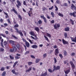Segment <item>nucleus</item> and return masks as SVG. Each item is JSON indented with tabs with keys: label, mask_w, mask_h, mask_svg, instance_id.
Returning a JSON list of instances; mask_svg holds the SVG:
<instances>
[{
	"label": "nucleus",
	"mask_w": 76,
	"mask_h": 76,
	"mask_svg": "<svg viewBox=\"0 0 76 76\" xmlns=\"http://www.w3.org/2000/svg\"><path fill=\"white\" fill-rule=\"evenodd\" d=\"M4 45L5 46L6 45H7V42H6V41H5L4 42Z\"/></svg>",
	"instance_id": "nucleus-64"
},
{
	"label": "nucleus",
	"mask_w": 76,
	"mask_h": 76,
	"mask_svg": "<svg viewBox=\"0 0 76 76\" xmlns=\"http://www.w3.org/2000/svg\"><path fill=\"white\" fill-rule=\"evenodd\" d=\"M53 68L54 69H53V70H52L50 69H48V70L50 73H53V72H54L55 70H60V66H58L56 67L55 65H54Z\"/></svg>",
	"instance_id": "nucleus-1"
},
{
	"label": "nucleus",
	"mask_w": 76,
	"mask_h": 76,
	"mask_svg": "<svg viewBox=\"0 0 76 76\" xmlns=\"http://www.w3.org/2000/svg\"><path fill=\"white\" fill-rule=\"evenodd\" d=\"M11 12H14V13H15V14H16V15H18V12L17 11H16V10H15V9L14 8V7H12V9L11 10Z\"/></svg>",
	"instance_id": "nucleus-12"
},
{
	"label": "nucleus",
	"mask_w": 76,
	"mask_h": 76,
	"mask_svg": "<svg viewBox=\"0 0 76 76\" xmlns=\"http://www.w3.org/2000/svg\"><path fill=\"white\" fill-rule=\"evenodd\" d=\"M71 56H74L75 55V53H72L71 54H70Z\"/></svg>",
	"instance_id": "nucleus-48"
},
{
	"label": "nucleus",
	"mask_w": 76,
	"mask_h": 76,
	"mask_svg": "<svg viewBox=\"0 0 76 76\" xmlns=\"http://www.w3.org/2000/svg\"><path fill=\"white\" fill-rule=\"evenodd\" d=\"M42 21L40 20L38 21V22L37 23V25H41V24H42Z\"/></svg>",
	"instance_id": "nucleus-20"
},
{
	"label": "nucleus",
	"mask_w": 76,
	"mask_h": 76,
	"mask_svg": "<svg viewBox=\"0 0 76 76\" xmlns=\"http://www.w3.org/2000/svg\"><path fill=\"white\" fill-rule=\"evenodd\" d=\"M12 37H13V38H15V39H18V38H17V37L13 35H12Z\"/></svg>",
	"instance_id": "nucleus-59"
},
{
	"label": "nucleus",
	"mask_w": 76,
	"mask_h": 76,
	"mask_svg": "<svg viewBox=\"0 0 76 76\" xmlns=\"http://www.w3.org/2000/svg\"><path fill=\"white\" fill-rule=\"evenodd\" d=\"M22 40L23 41V42H25V43H26V42H27L26 40H25L23 38H22Z\"/></svg>",
	"instance_id": "nucleus-61"
},
{
	"label": "nucleus",
	"mask_w": 76,
	"mask_h": 76,
	"mask_svg": "<svg viewBox=\"0 0 76 76\" xmlns=\"http://www.w3.org/2000/svg\"><path fill=\"white\" fill-rule=\"evenodd\" d=\"M64 6L67 7V6H68V4H67V3H64Z\"/></svg>",
	"instance_id": "nucleus-54"
},
{
	"label": "nucleus",
	"mask_w": 76,
	"mask_h": 76,
	"mask_svg": "<svg viewBox=\"0 0 76 76\" xmlns=\"http://www.w3.org/2000/svg\"><path fill=\"white\" fill-rule=\"evenodd\" d=\"M2 36V37H4V38H6V35H5L4 34H0V36ZM2 39V37H1L0 36V39Z\"/></svg>",
	"instance_id": "nucleus-22"
},
{
	"label": "nucleus",
	"mask_w": 76,
	"mask_h": 76,
	"mask_svg": "<svg viewBox=\"0 0 76 76\" xmlns=\"http://www.w3.org/2000/svg\"><path fill=\"white\" fill-rule=\"evenodd\" d=\"M15 29L16 31V32L17 33H18L19 34H20L21 37H23V33H22V31L20 30L19 31L18 30V29L16 28H15Z\"/></svg>",
	"instance_id": "nucleus-2"
},
{
	"label": "nucleus",
	"mask_w": 76,
	"mask_h": 76,
	"mask_svg": "<svg viewBox=\"0 0 76 76\" xmlns=\"http://www.w3.org/2000/svg\"><path fill=\"white\" fill-rule=\"evenodd\" d=\"M44 37L46 39V41H47L48 42H49V40L48 39V37H47L46 36L44 35Z\"/></svg>",
	"instance_id": "nucleus-32"
},
{
	"label": "nucleus",
	"mask_w": 76,
	"mask_h": 76,
	"mask_svg": "<svg viewBox=\"0 0 76 76\" xmlns=\"http://www.w3.org/2000/svg\"><path fill=\"white\" fill-rule=\"evenodd\" d=\"M58 15L60 16H61V17H63V16H64L63 15V14H62L60 12H59L58 13Z\"/></svg>",
	"instance_id": "nucleus-36"
},
{
	"label": "nucleus",
	"mask_w": 76,
	"mask_h": 76,
	"mask_svg": "<svg viewBox=\"0 0 76 76\" xmlns=\"http://www.w3.org/2000/svg\"><path fill=\"white\" fill-rule=\"evenodd\" d=\"M55 8H56V9L55 10V11L56 12L58 10V7H57V6H56V5L55 6Z\"/></svg>",
	"instance_id": "nucleus-38"
},
{
	"label": "nucleus",
	"mask_w": 76,
	"mask_h": 76,
	"mask_svg": "<svg viewBox=\"0 0 76 76\" xmlns=\"http://www.w3.org/2000/svg\"><path fill=\"white\" fill-rule=\"evenodd\" d=\"M18 63V61H16L14 64L13 65V67L14 68L15 66L16 65V64H17Z\"/></svg>",
	"instance_id": "nucleus-33"
},
{
	"label": "nucleus",
	"mask_w": 76,
	"mask_h": 76,
	"mask_svg": "<svg viewBox=\"0 0 76 76\" xmlns=\"http://www.w3.org/2000/svg\"><path fill=\"white\" fill-rule=\"evenodd\" d=\"M15 58L16 59H19V58H20V57L18 56H16Z\"/></svg>",
	"instance_id": "nucleus-57"
},
{
	"label": "nucleus",
	"mask_w": 76,
	"mask_h": 76,
	"mask_svg": "<svg viewBox=\"0 0 76 76\" xmlns=\"http://www.w3.org/2000/svg\"><path fill=\"white\" fill-rule=\"evenodd\" d=\"M44 58H45L47 57V53H45L43 55Z\"/></svg>",
	"instance_id": "nucleus-51"
},
{
	"label": "nucleus",
	"mask_w": 76,
	"mask_h": 76,
	"mask_svg": "<svg viewBox=\"0 0 76 76\" xmlns=\"http://www.w3.org/2000/svg\"><path fill=\"white\" fill-rule=\"evenodd\" d=\"M32 70V67H30L29 68V69L26 70V72H30V71Z\"/></svg>",
	"instance_id": "nucleus-17"
},
{
	"label": "nucleus",
	"mask_w": 76,
	"mask_h": 76,
	"mask_svg": "<svg viewBox=\"0 0 76 76\" xmlns=\"http://www.w3.org/2000/svg\"><path fill=\"white\" fill-rule=\"evenodd\" d=\"M59 53V51L58 50V49L57 48L55 50V54L56 56H57L58 54Z\"/></svg>",
	"instance_id": "nucleus-9"
},
{
	"label": "nucleus",
	"mask_w": 76,
	"mask_h": 76,
	"mask_svg": "<svg viewBox=\"0 0 76 76\" xmlns=\"http://www.w3.org/2000/svg\"><path fill=\"white\" fill-rule=\"evenodd\" d=\"M40 60L41 59L39 58H37L35 61L36 63H38Z\"/></svg>",
	"instance_id": "nucleus-27"
},
{
	"label": "nucleus",
	"mask_w": 76,
	"mask_h": 76,
	"mask_svg": "<svg viewBox=\"0 0 76 76\" xmlns=\"http://www.w3.org/2000/svg\"><path fill=\"white\" fill-rule=\"evenodd\" d=\"M34 30H35L36 31L38 32L39 31V27H36L34 28Z\"/></svg>",
	"instance_id": "nucleus-19"
},
{
	"label": "nucleus",
	"mask_w": 76,
	"mask_h": 76,
	"mask_svg": "<svg viewBox=\"0 0 76 76\" xmlns=\"http://www.w3.org/2000/svg\"><path fill=\"white\" fill-rule=\"evenodd\" d=\"M31 47L33 48H34L35 49H36V48H38V46L36 45H32L31 46Z\"/></svg>",
	"instance_id": "nucleus-21"
},
{
	"label": "nucleus",
	"mask_w": 76,
	"mask_h": 76,
	"mask_svg": "<svg viewBox=\"0 0 76 76\" xmlns=\"http://www.w3.org/2000/svg\"><path fill=\"white\" fill-rule=\"evenodd\" d=\"M54 28L55 29H57V28L60 27V23H56L53 25Z\"/></svg>",
	"instance_id": "nucleus-3"
},
{
	"label": "nucleus",
	"mask_w": 76,
	"mask_h": 76,
	"mask_svg": "<svg viewBox=\"0 0 76 76\" xmlns=\"http://www.w3.org/2000/svg\"><path fill=\"white\" fill-rule=\"evenodd\" d=\"M76 14V12L75 11L74 12L72 13L71 12L69 13V15L70 16H73V17H76V15H75Z\"/></svg>",
	"instance_id": "nucleus-10"
},
{
	"label": "nucleus",
	"mask_w": 76,
	"mask_h": 76,
	"mask_svg": "<svg viewBox=\"0 0 76 76\" xmlns=\"http://www.w3.org/2000/svg\"><path fill=\"white\" fill-rule=\"evenodd\" d=\"M62 42L63 44L64 45L68 44H69L68 42L66 41L64 39H62Z\"/></svg>",
	"instance_id": "nucleus-13"
},
{
	"label": "nucleus",
	"mask_w": 76,
	"mask_h": 76,
	"mask_svg": "<svg viewBox=\"0 0 76 76\" xmlns=\"http://www.w3.org/2000/svg\"><path fill=\"white\" fill-rule=\"evenodd\" d=\"M30 56L31 58H33V59H35V57L33 55H31Z\"/></svg>",
	"instance_id": "nucleus-55"
},
{
	"label": "nucleus",
	"mask_w": 76,
	"mask_h": 76,
	"mask_svg": "<svg viewBox=\"0 0 76 76\" xmlns=\"http://www.w3.org/2000/svg\"><path fill=\"white\" fill-rule=\"evenodd\" d=\"M64 31H70L69 27H66L64 28Z\"/></svg>",
	"instance_id": "nucleus-18"
},
{
	"label": "nucleus",
	"mask_w": 76,
	"mask_h": 76,
	"mask_svg": "<svg viewBox=\"0 0 76 76\" xmlns=\"http://www.w3.org/2000/svg\"><path fill=\"white\" fill-rule=\"evenodd\" d=\"M46 34L47 35L48 37L49 38H51V34L48 33H46Z\"/></svg>",
	"instance_id": "nucleus-41"
},
{
	"label": "nucleus",
	"mask_w": 76,
	"mask_h": 76,
	"mask_svg": "<svg viewBox=\"0 0 76 76\" xmlns=\"http://www.w3.org/2000/svg\"><path fill=\"white\" fill-rule=\"evenodd\" d=\"M17 4H16V6L18 8H19V6H21V3L18 0H17Z\"/></svg>",
	"instance_id": "nucleus-6"
},
{
	"label": "nucleus",
	"mask_w": 76,
	"mask_h": 76,
	"mask_svg": "<svg viewBox=\"0 0 76 76\" xmlns=\"http://www.w3.org/2000/svg\"><path fill=\"white\" fill-rule=\"evenodd\" d=\"M29 9L30 10L28 12V15H29L30 17H31V14H32V10H33V9L31 8H29Z\"/></svg>",
	"instance_id": "nucleus-5"
},
{
	"label": "nucleus",
	"mask_w": 76,
	"mask_h": 76,
	"mask_svg": "<svg viewBox=\"0 0 76 76\" xmlns=\"http://www.w3.org/2000/svg\"><path fill=\"white\" fill-rule=\"evenodd\" d=\"M12 73H13V74H15V75H18V72L16 73V72H15V71L14 69H12Z\"/></svg>",
	"instance_id": "nucleus-26"
},
{
	"label": "nucleus",
	"mask_w": 76,
	"mask_h": 76,
	"mask_svg": "<svg viewBox=\"0 0 76 76\" xmlns=\"http://www.w3.org/2000/svg\"><path fill=\"white\" fill-rule=\"evenodd\" d=\"M56 2L58 3V4H60V1L58 0H57L56 1Z\"/></svg>",
	"instance_id": "nucleus-58"
},
{
	"label": "nucleus",
	"mask_w": 76,
	"mask_h": 76,
	"mask_svg": "<svg viewBox=\"0 0 76 76\" xmlns=\"http://www.w3.org/2000/svg\"><path fill=\"white\" fill-rule=\"evenodd\" d=\"M70 63L72 69H74L75 67V64H74L73 62L72 61H70Z\"/></svg>",
	"instance_id": "nucleus-11"
},
{
	"label": "nucleus",
	"mask_w": 76,
	"mask_h": 76,
	"mask_svg": "<svg viewBox=\"0 0 76 76\" xmlns=\"http://www.w3.org/2000/svg\"><path fill=\"white\" fill-rule=\"evenodd\" d=\"M18 18L22 20V17L21 16V15H18Z\"/></svg>",
	"instance_id": "nucleus-42"
},
{
	"label": "nucleus",
	"mask_w": 76,
	"mask_h": 76,
	"mask_svg": "<svg viewBox=\"0 0 76 76\" xmlns=\"http://www.w3.org/2000/svg\"><path fill=\"white\" fill-rule=\"evenodd\" d=\"M23 4L25 6H27V4H26V1H23Z\"/></svg>",
	"instance_id": "nucleus-45"
},
{
	"label": "nucleus",
	"mask_w": 76,
	"mask_h": 76,
	"mask_svg": "<svg viewBox=\"0 0 76 76\" xmlns=\"http://www.w3.org/2000/svg\"><path fill=\"white\" fill-rule=\"evenodd\" d=\"M27 40H28V41H29V42H30L31 44H33V42H32V40H31L30 39H29V38H27Z\"/></svg>",
	"instance_id": "nucleus-34"
},
{
	"label": "nucleus",
	"mask_w": 76,
	"mask_h": 76,
	"mask_svg": "<svg viewBox=\"0 0 76 76\" xmlns=\"http://www.w3.org/2000/svg\"><path fill=\"white\" fill-rule=\"evenodd\" d=\"M50 23H54V20H52L50 22Z\"/></svg>",
	"instance_id": "nucleus-62"
},
{
	"label": "nucleus",
	"mask_w": 76,
	"mask_h": 76,
	"mask_svg": "<svg viewBox=\"0 0 76 76\" xmlns=\"http://www.w3.org/2000/svg\"><path fill=\"white\" fill-rule=\"evenodd\" d=\"M28 54H29V51H26V52L25 53V55H26Z\"/></svg>",
	"instance_id": "nucleus-46"
},
{
	"label": "nucleus",
	"mask_w": 76,
	"mask_h": 76,
	"mask_svg": "<svg viewBox=\"0 0 76 76\" xmlns=\"http://www.w3.org/2000/svg\"><path fill=\"white\" fill-rule=\"evenodd\" d=\"M10 52H11V53H13V51H14V52H16V51L15 50V49L14 48L13 49H10Z\"/></svg>",
	"instance_id": "nucleus-24"
},
{
	"label": "nucleus",
	"mask_w": 76,
	"mask_h": 76,
	"mask_svg": "<svg viewBox=\"0 0 76 76\" xmlns=\"http://www.w3.org/2000/svg\"><path fill=\"white\" fill-rule=\"evenodd\" d=\"M8 25V24H7L6 23H4V26H5H5H7Z\"/></svg>",
	"instance_id": "nucleus-63"
},
{
	"label": "nucleus",
	"mask_w": 76,
	"mask_h": 76,
	"mask_svg": "<svg viewBox=\"0 0 76 76\" xmlns=\"http://www.w3.org/2000/svg\"><path fill=\"white\" fill-rule=\"evenodd\" d=\"M42 11H45V10H46V8H45V7H44L42 8Z\"/></svg>",
	"instance_id": "nucleus-53"
},
{
	"label": "nucleus",
	"mask_w": 76,
	"mask_h": 76,
	"mask_svg": "<svg viewBox=\"0 0 76 76\" xmlns=\"http://www.w3.org/2000/svg\"><path fill=\"white\" fill-rule=\"evenodd\" d=\"M41 18H42L43 19L44 22L45 23H47V20L46 19V18L45 17H44V15H41L40 16Z\"/></svg>",
	"instance_id": "nucleus-7"
},
{
	"label": "nucleus",
	"mask_w": 76,
	"mask_h": 76,
	"mask_svg": "<svg viewBox=\"0 0 76 76\" xmlns=\"http://www.w3.org/2000/svg\"><path fill=\"white\" fill-rule=\"evenodd\" d=\"M64 55L65 56H66L67 55V52L66 50L64 51Z\"/></svg>",
	"instance_id": "nucleus-44"
},
{
	"label": "nucleus",
	"mask_w": 76,
	"mask_h": 76,
	"mask_svg": "<svg viewBox=\"0 0 76 76\" xmlns=\"http://www.w3.org/2000/svg\"><path fill=\"white\" fill-rule=\"evenodd\" d=\"M50 14L53 18H54V13L53 12H51Z\"/></svg>",
	"instance_id": "nucleus-35"
},
{
	"label": "nucleus",
	"mask_w": 76,
	"mask_h": 76,
	"mask_svg": "<svg viewBox=\"0 0 76 76\" xmlns=\"http://www.w3.org/2000/svg\"><path fill=\"white\" fill-rule=\"evenodd\" d=\"M3 12L4 13V14H5V15H6V16H5L6 18H8L9 17V15H8V13L4 12Z\"/></svg>",
	"instance_id": "nucleus-23"
},
{
	"label": "nucleus",
	"mask_w": 76,
	"mask_h": 76,
	"mask_svg": "<svg viewBox=\"0 0 76 76\" xmlns=\"http://www.w3.org/2000/svg\"><path fill=\"white\" fill-rule=\"evenodd\" d=\"M3 41L4 40L3 39H2L1 40V46L2 47H4V46H3Z\"/></svg>",
	"instance_id": "nucleus-28"
},
{
	"label": "nucleus",
	"mask_w": 76,
	"mask_h": 76,
	"mask_svg": "<svg viewBox=\"0 0 76 76\" xmlns=\"http://www.w3.org/2000/svg\"><path fill=\"white\" fill-rule=\"evenodd\" d=\"M5 70V69L4 68V67H2L1 69V71H4Z\"/></svg>",
	"instance_id": "nucleus-43"
},
{
	"label": "nucleus",
	"mask_w": 76,
	"mask_h": 76,
	"mask_svg": "<svg viewBox=\"0 0 76 76\" xmlns=\"http://www.w3.org/2000/svg\"><path fill=\"white\" fill-rule=\"evenodd\" d=\"M53 7H53V6H52L51 8H49V10H52L53 9Z\"/></svg>",
	"instance_id": "nucleus-60"
},
{
	"label": "nucleus",
	"mask_w": 76,
	"mask_h": 76,
	"mask_svg": "<svg viewBox=\"0 0 76 76\" xmlns=\"http://www.w3.org/2000/svg\"><path fill=\"white\" fill-rule=\"evenodd\" d=\"M32 64H33V63L32 62L29 61L28 62V66H31Z\"/></svg>",
	"instance_id": "nucleus-31"
},
{
	"label": "nucleus",
	"mask_w": 76,
	"mask_h": 76,
	"mask_svg": "<svg viewBox=\"0 0 76 76\" xmlns=\"http://www.w3.org/2000/svg\"><path fill=\"white\" fill-rule=\"evenodd\" d=\"M64 36L65 38L67 37V33H65L64 34Z\"/></svg>",
	"instance_id": "nucleus-39"
},
{
	"label": "nucleus",
	"mask_w": 76,
	"mask_h": 76,
	"mask_svg": "<svg viewBox=\"0 0 76 76\" xmlns=\"http://www.w3.org/2000/svg\"><path fill=\"white\" fill-rule=\"evenodd\" d=\"M71 10H75L76 11V7L75 6L74 4H71Z\"/></svg>",
	"instance_id": "nucleus-4"
},
{
	"label": "nucleus",
	"mask_w": 76,
	"mask_h": 76,
	"mask_svg": "<svg viewBox=\"0 0 76 76\" xmlns=\"http://www.w3.org/2000/svg\"><path fill=\"white\" fill-rule=\"evenodd\" d=\"M48 75L47 72H45L44 73L42 74L41 75H40L41 76H46Z\"/></svg>",
	"instance_id": "nucleus-25"
},
{
	"label": "nucleus",
	"mask_w": 76,
	"mask_h": 76,
	"mask_svg": "<svg viewBox=\"0 0 76 76\" xmlns=\"http://www.w3.org/2000/svg\"><path fill=\"white\" fill-rule=\"evenodd\" d=\"M7 21L8 23H9L10 24V25H11L12 24V23H11V21H10V19H8L7 20Z\"/></svg>",
	"instance_id": "nucleus-40"
},
{
	"label": "nucleus",
	"mask_w": 76,
	"mask_h": 76,
	"mask_svg": "<svg viewBox=\"0 0 76 76\" xmlns=\"http://www.w3.org/2000/svg\"><path fill=\"white\" fill-rule=\"evenodd\" d=\"M10 43H11V44H14V42H14L12 40H10Z\"/></svg>",
	"instance_id": "nucleus-52"
},
{
	"label": "nucleus",
	"mask_w": 76,
	"mask_h": 76,
	"mask_svg": "<svg viewBox=\"0 0 76 76\" xmlns=\"http://www.w3.org/2000/svg\"><path fill=\"white\" fill-rule=\"evenodd\" d=\"M18 27H19L18 24H16L14 26V28H18Z\"/></svg>",
	"instance_id": "nucleus-56"
},
{
	"label": "nucleus",
	"mask_w": 76,
	"mask_h": 76,
	"mask_svg": "<svg viewBox=\"0 0 76 76\" xmlns=\"http://www.w3.org/2000/svg\"><path fill=\"white\" fill-rule=\"evenodd\" d=\"M65 74V76H67V74H69L70 72V69H67L66 71H64Z\"/></svg>",
	"instance_id": "nucleus-8"
},
{
	"label": "nucleus",
	"mask_w": 76,
	"mask_h": 76,
	"mask_svg": "<svg viewBox=\"0 0 76 76\" xmlns=\"http://www.w3.org/2000/svg\"><path fill=\"white\" fill-rule=\"evenodd\" d=\"M54 63H57V59L55 57L54 58Z\"/></svg>",
	"instance_id": "nucleus-47"
},
{
	"label": "nucleus",
	"mask_w": 76,
	"mask_h": 76,
	"mask_svg": "<svg viewBox=\"0 0 76 76\" xmlns=\"http://www.w3.org/2000/svg\"><path fill=\"white\" fill-rule=\"evenodd\" d=\"M26 45V47H27L28 48H29V47H30V44L28 42H26L25 43Z\"/></svg>",
	"instance_id": "nucleus-16"
},
{
	"label": "nucleus",
	"mask_w": 76,
	"mask_h": 76,
	"mask_svg": "<svg viewBox=\"0 0 76 76\" xmlns=\"http://www.w3.org/2000/svg\"><path fill=\"white\" fill-rule=\"evenodd\" d=\"M70 21L71 23V24L73 25L75 24V23H74V21L72 19H70Z\"/></svg>",
	"instance_id": "nucleus-29"
},
{
	"label": "nucleus",
	"mask_w": 76,
	"mask_h": 76,
	"mask_svg": "<svg viewBox=\"0 0 76 76\" xmlns=\"http://www.w3.org/2000/svg\"><path fill=\"white\" fill-rule=\"evenodd\" d=\"M12 46L13 48L15 50V51H17V48L16 47V44L15 43H13L12 45Z\"/></svg>",
	"instance_id": "nucleus-14"
},
{
	"label": "nucleus",
	"mask_w": 76,
	"mask_h": 76,
	"mask_svg": "<svg viewBox=\"0 0 76 76\" xmlns=\"http://www.w3.org/2000/svg\"><path fill=\"white\" fill-rule=\"evenodd\" d=\"M16 46L17 48H18V49H19V48H20V45H19V44H17L16 45Z\"/></svg>",
	"instance_id": "nucleus-37"
},
{
	"label": "nucleus",
	"mask_w": 76,
	"mask_h": 76,
	"mask_svg": "<svg viewBox=\"0 0 76 76\" xmlns=\"http://www.w3.org/2000/svg\"><path fill=\"white\" fill-rule=\"evenodd\" d=\"M30 34H31V35H32V36H34V37H37V36L36 34H35V33H34L33 32H30Z\"/></svg>",
	"instance_id": "nucleus-15"
},
{
	"label": "nucleus",
	"mask_w": 76,
	"mask_h": 76,
	"mask_svg": "<svg viewBox=\"0 0 76 76\" xmlns=\"http://www.w3.org/2000/svg\"><path fill=\"white\" fill-rule=\"evenodd\" d=\"M59 57H60L61 58H62L63 57V55H62V54H60L59 55Z\"/></svg>",
	"instance_id": "nucleus-50"
},
{
	"label": "nucleus",
	"mask_w": 76,
	"mask_h": 76,
	"mask_svg": "<svg viewBox=\"0 0 76 76\" xmlns=\"http://www.w3.org/2000/svg\"><path fill=\"white\" fill-rule=\"evenodd\" d=\"M6 71H4L2 74L1 75L2 76H6Z\"/></svg>",
	"instance_id": "nucleus-30"
},
{
	"label": "nucleus",
	"mask_w": 76,
	"mask_h": 76,
	"mask_svg": "<svg viewBox=\"0 0 76 76\" xmlns=\"http://www.w3.org/2000/svg\"><path fill=\"white\" fill-rule=\"evenodd\" d=\"M10 57L11 60H14V57L12 56L11 55L10 56Z\"/></svg>",
	"instance_id": "nucleus-49"
}]
</instances>
